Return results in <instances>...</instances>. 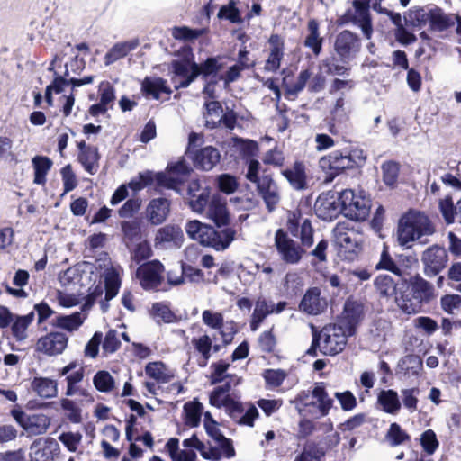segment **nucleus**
Wrapping results in <instances>:
<instances>
[{"mask_svg":"<svg viewBox=\"0 0 461 461\" xmlns=\"http://www.w3.org/2000/svg\"><path fill=\"white\" fill-rule=\"evenodd\" d=\"M207 216L213 221L214 226L198 220L189 221L185 228L186 234L204 247L216 251L226 250L237 234L236 230L230 226V216L226 203L220 197H212L208 205Z\"/></svg>","mask_w":461,"mask_h":461,"instance_id":"1","label":"nucleus"},{"mask_svg":"<svg viewBox=\"0 0 461 461\" xmlns=\"http://www.w3.org/2000/svg\"><path fill=\"white\" fill-rule=\"evenodd\" d=\"M332 402L321 383L316 384L312 391H302L290 401L302 417L298 430L300 438H307L316 429V423L308 417L319 419L328 415Z\"/></svg>","mask_w":461,"mask_h":461,"instance_id":"2","label":"nucleus"},{"mask_svg":"<svg viewBox=\"0 0 461 461\" xmlns=\"http://www.w3.org/2000/svg\"><path fill=\"white\" fill-rule=\"evenodd\" d=\"M436 297L434 285L416 274L399 285L396 304L406 314H416Z\"/></svg>","mask_w":461,"mask_h":461,"instance_id":"3","label":"nucleus"},{"mask_svg":"<svg viewBox=\"0 0 461 461\" xmlns=\"http://www.w3.org/2000/svg\"><path fill=\"white\" fill-rule=\"evenodd\" d=\"M366 159L364 151L359 149L334 150L319 160V167L327 174L325 182H332L346 169L363 167Z\"/></svg>","mask_w":461,"mask_h":461,"instance_id":"4","label":"nucleus"},{"mask_svg":"<svg viewBox=\"0 0 461 461\" xmlns=\"http://www.w3.org/2000/svg\"><path fill=\"white\" fill-rule=\"evenodd\" d=\"M434 232L435 229L425 213L410 211L399 221L397 239L401 246L410 248V243L424 236L432 235Z\"/></svg>","mask_w":461,"mask_h":461,"instance_id":"5","label":"nucleus"},{"mask_svg":"<svg viewBox=\"0 0 461 461\" xmlns=\"http://www.w3.org/2000/svg\"><path fill=\"white\" fill-rule=\"evenodd\" d=\"M339 199L343 210V215L356 221H365L369 215V200L357 195L351 189H346L339 193Z\"/></svg>","mask_w":461,"mask_h":461,"instance_id":"6","label":"nucleus"},{"mask_svg":"<svg viewBox=\"0 0 461 461\" xmlns=\"http://www.w3.org/2000/svg\"><path fill=\"white\" fill-rule=\"evenodd\" d=\"M275 246L280 258L288 265L298 264L305 253L303 246L290 238L283 229H278L275 233Z\"/></svg>","mask_w":461,"mask_h":461,"instance_id":"7","label":"nucleus"},{"mask_svg":"<svg viewBox=\"0 0 461 461\" xmlns=\"http://www.w3.org/2000/svg\"><path fill=\"white\" fill-rule=\"evenodd\" d=\"M167 170V173L158 172L156 174V182L159 186L176 190L190 174L192 168L185 158H180L176 162L168 163Z\"/></svg>","mask_w":461,"mask_h":461,"instance_id":"8","label":"nucleus"},{"mask_svg":"<svg viewBox=\"0 0 461 461\" xmlns=\"http://www.w3.org/2000/svg\"><path fill=\"white\" fill-rule=\"evenodd\" d=\"M420 260L424 275L434 277L446 267L448 261L447 251L444 247L432 245L423 251Z\"/></svg>","mask_w":461,"mask_h":461,"instance_id":"9","label":"nucleus"},{"mask_svg":"<svg viewBox=\"0 0 461 461\" xmlns=\"http://www.w3.org/2000/svg\"><path fill=\"white\" fill-rule=\"evenodd\" d=\"M354 10L348 9L342 16L345 23H352L361 28L364 36L369 40L373 34L370 5L366 0H354Z\"/></svg>","mask_w":461,"mask_h":461,"instance_id":"10","label":"nucleus"},{"mask_svg":"<svg viewBox=\"0 0 461 461\" xmlns=\"http://www.w3.org/2000/svg\"><path fill=\"white\" fill-rule=\"evenodd\" d=\"M321 352L323 355L335 356L341 352L347 344V336L340 328H324L320 335Z\"/></svg>","mask_w":461,"mask_h":461,"instance_id":"11","label":"nucleus"},{"mask_svg":"<svg viewBox=\"0 0 461 461\" xmlns=\"http://www.w3.org/2000/svg\"><path fill=\"white\" fill-rule=\"evenodd\" d=\"M255 185L257 192L264 201L268 212H274L280 202L281 196L277 184L272 176L267 173V169L263 170L260 180Z\"/></svg>","mask_w":461,"mask_h":461,"instance_id":"12","label":"nucleus"},{"mask_svg":"<svg viewBox=\"0 0 461 461\" xmlns=\"http://www.w3.org/2000/svg\"><path fill=\"white\" fill-rule=\"evenodd\" d=\"M334 49L342 61H348L356 57L361 49L359 37L348 31L339 32L335 40Z\"/></svg>","mask_w":461,"mask_h":461,"instance_id":"13","label":"nucleus"},{"mask_svg":"<svg viewBox=\"0 0 461 461\" xmlns=\"http://www.w3.org/2000/svg\"><path fill=\"white\" fill-rule=\"evenodd\" d=\"M288 230L294 237H299L303 247L310 248L312 246L313 228L309 218H303L300 212H294L289 217Z\"/></svg>","mask_w":461,"mask_h":461,"instance_id":"14","label":"nucleus"},{"mask_svg":"<svg viewBox=\"0 0 461 461\" xmlns=\"http://www.w3.org/2000/svg\"><path fill=\"white\" fill-rule=\"evenodd\" d=\"M164 266L155 259L140 265L136 271V276L145 290L157 288L162 282Z\"/></svg>","mask_w":461,"mask_h":461,"instance_id":"15","label":"nucleus"},{"mask_svg":"<svg viewBox=\"0 0 461 461\" xmlns=\"http://www.w3.org/2000/svg\"><path fill=\"white\" fill-rule=\"evenodd\" d=\"M170 70L173 74L171 80L176 90L188 87L198 77L196 69H193L188 59H173Z\"/></svg>","mask_w":461,"mask_h":461,"instance_id":"16","label":"nucleus"},{"mask_svg":"<svg viewBox=\"0 0 461 461\" xmlns=\"http://www.w3.org/2000/svg\"><path fill=\"white\" fill-rule=\"evenodd\" d=\"M327 299L321 296V289L314 286L306 290L299 303L298 309L308 315H319L327 309Z\"/></svg>","mask_w":461,"mask_h":461,"instance_id":"17","label":"nucleus"},{"mask_svg":"<svg viewBox=\"0 0 461 461\" xmlns=\"http://www.w3.org/2000/svg\"><path fill=\"white\" fill-rule=\"evenodd\" d=\"M317 215L324 221H332L339 214H343L339 194L337 197L332 195H320L314 204Z\"/></svg>","mask_w":461,"mask_h":461,"instance_id":"18","label":"nucleus"},{"mask_svg":"<svg viewBox=\"0 0 461 461\" xmlns=\"http://www.w3.org/2000/svg\"><path fill=\"white\" fill-rule=\"evenodd\" d=\"M68 338L62 332H50L37 341V350L48 355L61 354L68 346Z\"/></svg>","mask_w":461,"mask_h":461,"instance_id":"19","label":"nucleus"},{"mask_svg":"<svg viewBox=\"0 0 461 461\" xmlns=\"http://www.w3.org/2000/svg\"><path fill=\"white\" fill-rule=\"evenodd\" d=\"M170 212V201L159 197L149 201L146 207V217L151 225H160L167 218Z\"/></svg>","mask_w":461,"mask_h":461,"instance_id":"20","label":"nucleus"},{"mask_svg":"<svg viewBox=\"0 0 461 461\" xmlns=\"http://www.w3.org/2000/svg\"><path fill=\"white\" fill-rule=\"evenodd\" d=\"M220 159L219 150L212 146L197 150L193 157L194 167L205 171L212 169L220 162Z\"/></svg>","mask_w":461,"mask_h":461,"instance_id":"21","label":"nucleus"},{"mask_svg":"<svg viewBox=\"0 0 461 461\" xmlns=\"http://www.w3.org/2000/svg\"><path fill=\"white\" fill-rule=\"evenodd\" d=\"M183 241V231L177 225H166L158 230L156 246H175L179 248Z\"/></svg>","mask_w":461,"mask_h":461,"instance_id":"22","label":"nucleus"},{"mask_svg":"<svg viewBox=\"0 0 461 461\" xmlns=\"http://www.w3.org/2000/svg\"><path fill=\"white\" fill-rule=\"evenodd\" d=\"M362 314L363 306L361 303L352 300L346 301L343 311V321L345 322L348 335L354 334L356 327L361 321Z\"/></svg>","mask_w":461,"mask_h":461,"instance_id":"23","label":"nucleus"},{"mask_svg":"<svg viewBox=\"0 0 461 461\" xmlns=\"http://www.w3.org/2000/svg\"><path fill=\"white\" fill-rule=\"evenodd\" d=\"M282 176L295 190H303L307 186L305 167L303 162H294L293 167L282 170Z\"/></svg>","mask_w":461,"mask_h":461,"instance_id":"24","label":"nucleus"},{"mask_svg":"<svg viewBox=\"0 0 461 461\" xmlns=\"http://www.w3.org/2000/svg\"><path fill=\"white\" fill-rule=\"evenodd\" d=\"M229 416L240 425L252 427L255 420L258 416V411L254 405H249V407L245 409L242 402L237 401L236 405L233 406Z\"/></svg>","mask_w":461,"mask_h":461,"instance_id":"25","label":"nucleus"},{"mask_svg":"<svg viewBox=\"0 0 461 461\" xmlns=\"http://www.w3.org/2000/svg\"><path fill=\"white\" fill-rule=\"evenodd\" d=\"M220 57H209L202 63H196L190 60V65L194 70L196 69L198 77L201 76L203 79L206 80L208 77H215L219 71L222 69V64L220 62Z\"/></svg>","mask_w":461,"mask_h":461,"instance_id":"26","label":"nucleus"},{"mask_svg":"<svg viewBox=\"0 0 461 461\" xmlns=\"http://www.w3.org/2000/svg\"><path fill=\"white\" fill-rule=\"evenodd\" d=\"M377 403L383 411L393 415L397 414L402 407L398 393L393 389L381 390L377 395Z\"/></svg>","mask_w":461,"mask_h":461,"instance_id":"27","label":"nucleus"},{"mask_svg":"<svg viewBox=\"0 0 461 461\" xmlns=\"http://www.w3.org/2000/svg\"><path fill=\"white\" fill-rule=\"evenodd\" d=\"M139 46V41L137 39L118 42L114 44L104 56V64L109 66L115 61L122 59L128 55L131 51L134 50Z\"/></svg>","mask_w":461,"mask_h":461,"instance_id":"28","label":"nucleus"},{"mask_svg":"<svg viewBox=\"0 0 461 461\" xmlns=\"http://www.w3.org/2000/svg\"><path fill=\"white\" fill-rule=\"evenodd\" d=\"M141 91L146 96L159 100L160 94L170 95L172 90L167 86V80L162 77H146L141 84Z\"/></svg>","mask_w":461,"mask_h":461,"instance_id":"29","label":"nucleus"},{"mask_svg":"<svg viewBox=\"0 0 461 461\" xmlns=\"http://www.w3.org/2000/svg\"><path fill=\"white\" fill-rule=\"evenodd\" d=\"M429 29L434 32H443L454 25L453 19L444 11L434 5L429 8Z\"/></svg>","mask_w":461,"mask_h":461,"instance_id":"30","label":"nucleus"},{"mask_svg":"<svg viewBox=\"0 0 461 461\" xmlns=\"http://www.w3.org/2000/svg\"><path fill=\"white\" fill-rule=\"evenodd\" d=\"M375 287L382 298H391L394 296L396 302L399 294V286L389 275H379L374 282Z\"/></svg>","mask_w":461,"mask_h":461,"instance_id":"31","label":"nucleus"},{"mask_svg":"<svg viewBox=\"0 0 461 461\" xmlns=\"http://www.w3.org/2000/svg\"><path fill=\"white\" fill-rule=\"evenodd\" d=\"M35 317L34 312H31L26 315H14L12 321L11 330L14 338L17 341H23L27 338V329L33 321Z\"/></svg>","mask_w":461,"mask_h":461,"instance_id":"32","label":"nucleus"},{"mask_svg":"<svg viewBox=\"0 0 461 461\" xmlns=\"http://www.w3.org/2000/svg\"><path fill=\"white\" fill-rule=\"evenodd\" d=\"M308 35L304 40V46L312 50L315 56H319L322 50L323 39L319 33V23L316 20L312 19L308 22Z\"/></svg>","mask_w":461,"mask_h":461,"instance_id":"33","label":"nucleus"},{"mask_svg":"<svg viewBox=\"0 0 461 461\" xmlns=\"http://www.w3.org/2000/svg\"><path fill=\"white\" fill-rule=\"evenodd\" d=\"M32 163L34 169L33 183L44 185L46 183V176L53 165L51 159L45 156L37 155L32 159Z\"/></svg>","mask_w":461,"mask_h":461,"instance_id":"34","label":"nucleus"},{"mask_svg":"<svg viewBox=\"0 0 461 461\" xmlns=\"http://www.w3.org/2000/svg\"><path fill=\"white\" fill-rule=\"evenodd\" d=\"M32 388L41 398H52L58 393L56 381L47 377H35Z\"/></svg>","mask_w":461,"mask_h":461,"instance_id":"35","label":"nucleus"},{"mask_svg":"<svg viewBox=\"0 0 461 461\" xmlns=\"http://www.w3.org/2000/svg\"><path fill=\"white\" fill-rule=\"evenodd\" d=\"M429 8L420 6L411 8L403 17L405 23L412 27L422 28L429 22Z\"/></svg>","mask_w":461,"mask_h":461,"instance_id":"36","label":"nucleus"},{"mask_svg":"<svg viewBox=\"0 0 461 461\" xmlns=\"http://www.w3.org/2000/svg\"><path fill=\"white\" fill-rule=\"evenodd\" d=\"M99 159L100 155L98 152V149L95 146L91 149H86V151L78 152V161L80 162L84 169L90 175H95L97 172L99 167Z\"/></svg>","mask_w":461,"mask_h":461,"instance_id":"37","label":"nucleus"},{"mask_svg":"<svg viewBox=\"0 0 461 461\" xmlns=\"http://www.w3.org/2000/svg\"><path fill=\"white\" fill-rule=\"evenodd\" d=\"M50 424V419L46 415L35 414L27 417L24 429L30 435H41L47 431Z\"/></svg>","mask_w":461,"mask_h":461,"instance_id":"38","label":"nucleus"},{"mask_svg":"<svg viewBox=\"0 0 461 461\" xmlns=\"http://www.w3.org/2000/svg\"><path fill=\"white\" fill-rule=\"evenodd\" d=\"M336 243L350 253H357L360 249V243L354 232L341 231L339 228L335 230Z\"/></svg>","mask_w":461,"mask_h":461,"instance_id":"39","label":"nucleus"},{"mask_svg":"<svg viewBox=\"0 0 461 461\" xmlns=\"http://www.w3.org/2000/svg\"><path fill=\"white\" fill-rule=\"evenodd\" d=\"M376 270H386L398 276L402 275V270L398 267L389 253L388 247L385 243L383 245V250L380 254L379 261L375 264Z\"/></svg>","mask_w":461,"mask_h":461,"instance_id":"40","label":"nucleus"},{"mask_svg":"<svg viewBox=\"0 0 461 461\" xmlns=\"http://www.w3.org/2000/svg\"><path fill=\"white\" fill-rule=\"evenodd\" d=\"M325 456L323 447L315 442H308L294 461H321Z\"/></svg>","mask_w":461,"mask_h":461,"instance_id":"41","label":"nucleus"},{"mask_svg":"<svg viewBox=\"0 0 461 461\" xmlns=\"http://www.w3.org/2000/svg\"><path fill=\"white\" fill-rule=\"evenodd\" d=\"M325 456L323 447L315 442H308L294 461H321Z\"/></svg>","mask_w":461,"mask_h":461,"instance_id":"42","label":"nucleus"},{"mask_svg":"<svg viewBox=\"0 0 461 461\" xmlns=\"http://www.w3.org/2000/svg\"><path fill=\"white\" fill-rule=\"evenodd\" d=\"M217 16L219 19L229 21L231 23L240 24L243 23L236 0H230L227 5L221 6Z\"/></svg>","mask_w":461,"mask_h":461,"instance_id":"43","label":"nucleus"},{"mask_svg":"<svg viewBox=\"0 0 461 461\" xmlns=\"http://www.w3.org/2000/svg\"><path fill=\"white\" fill-rule=\"evenodd\" d=\"M82 324L81 313L77 312L70 315H59L53 321V325L69 332L77 330Z\"/></svg>","mask_w":461,"mask_h":461,"instance_id":"44","label":"nucleus"},{"mask_svg":"<svg viewBox=\"0 0 461 461\" xmlns=\"http://www.w3.org/2000/svg\"><path fill=\"white\" fill-rule=\"evenodd\" d=\"M398 366L405 375L416 376L422 368V360L417 355H406L401 358Z\"/></svg>","mask_w":461,"mask_h":461,"instance_id":"45","label":"nucleus"},{"mask_svg":"<svg viewBox=\"0 0 461 461\" xmlns=\"http://www.w3.org/2000/svg\"><path fill=\"white\" fill-rule=\"evenodd\" d=\"M150 314L157 323L161 321L172 323L176 320V314L170 310L169 306L163 303H154Z\"/></svg>","mask_w":461,"mask_h":461,"instance_id":"46","label":"nucleus"},{"mask_svg":"<svg viewBox=\"0 0 461 461\" xmlns=\"http://www.w3.org/2000/svg\"><path fill=\"white\" fill-rule=\"evenodd\" d=\"M303 286L301 276L296 273H287L284 282V292L287 297H294L299 294Z\"/></svg>","mask_w":461,"mask_h":461,"instance_id":"47","label":"nucleus"},{"mask_svg":"<svg viewBox=\"0 0 461 461\" xmlns=\"http://www.w3.org/2000/svg\"><path fill=\"white\" fill-rule=\"evenodd\" d=\"M185 422L190 427H197L201 421L203 405L199 402H188L184 406Z\"/></svg>","mask_w":461,"mask_h":461,"instance_id":"48","label":"nucleus"},{"mask_svg":"<svg viewBox=\"0 0 461 461\" xmlns=\"http://www.w3.org/2000/svg\"><path fill=\"white\" fill-rule=\"evenodd\" d=\"M93 384L99 392L109 393L114 388L115 382L109 372L102 370L94 375Z\"/></svg>","mask_w":461,"mask_h":461,"instance_id":"49","label":"nucleus"},{"mask_svg":"<svg viewBox=\"0 0 461 461\" xmlns=\"http://www.w3.org/2000/svg\"><path fill=\"white\" fill-rule=\"evenodd\" d=\"M385 438L392 447L399 446L410 439L408 433L396 422L390 425Z\"/></svg>","mask_w":461,"mask_h":461,"instance_id":"50","label":"nucleus"},{"mask_svg":"<svg viewBox=\"0 0 461 461\" xmlns=\"http://www.w3.org/2000/svg\"><path fill=\"white\" fill-rule=\"evenodd\" d=\"M121 229L125 240L133 241L140 238L141 232V222L139 220L122 221Z\"/></svg>","mask_w":461,"mask_h":461,"instance_id":"51","label":"nucleus"},{"mask_svg":"<svg viewBox=\"0 0 461 461\" xmlns=\"http://www.w3.org/2000/svg\"><path fill=\"white\" fill-rule=\"evenodd\" d=\"M440 212L447 224L453 223L457 216V204L455 206L450 195L441 199L438 203Z\"/></svg>","mask_w":461,"mask_h":461,"instance_id":"52","label":"nucleus"},{"mask_svg":"<svg viewBox=\"0 0 461 461\" xmlns=\"http://www.w3.org/2000/svg\"><path fill=\"white\" fill-rule=\"evenodd\" d=\"M402 404L411 413L418 409V396L420 389L418 387L402 389L401 391Z\"/></svg>","mask_w":461,"mask_h":461,"instance_id":"53","label":"nucleus"},{"mask_svg":"<svg viewBox=\"0 0 461 461\" xmlns=\"http://www.w3.org/2000/svg\"><path fill=\"white\" fill-rule=\"evenodd\" d=\"M165 365L162 362H151L146 365L145 372L149 377L160 383H167L170 375L164 372Z\"/></svg>","mask_w":461,"mask_h":461,"instance_id":"54","label":"nucleus"},{"mask_svg":"<svg viewBox=\"0 0 461 461\" xmlns=\"http://www.w3.org/2000/svg\"><path fill=\"white\" fill-rule=\"evenodd\" d=\"M210 403L212 406L217 408L224 407L228 414H230L233 406L236 405L237 400L233 399L230 395H222L221 393H217L216 391H213L210 393Z\"/></svg>","mask_w":461,"mask_h":461,"instance_id":"55","label":"nucleus"},{"mask_svg":"<svg viewBox=\"0 0 461 461\" xmlns=\"http://www.w3.org/2000/svg\"><path fill=\"white\" fill-rule=\"evenodd\" d=\"M216 183L219 190L227 194H233L239 186L237 178L230 174L219 175Z\"/></svg>","mask_w":461,"mask_h":461,"instance_id":"56","label":"nucleus"},{"mask_svg":"<svg viewBox=\"0 0 461 461\" xmlns=\"http://www.w3.org/2000/svg\"><path fill=\"white\" fill-rule=\"evenodd\" d=\"M210 190H203L199 194L189 196L188 204L196 212L201 213L209 205Z\"/></svg>","mask_w":461,"mask_h":461,"instance_id":"57","label":"nucleus"},{"mask_svg":"<svg viewBox=\"0 0 461 461\" xmlns=\"http://www.w3.org/2000/svg\"><path fill=\"white\" fill-rule=\"evenodd\" d=\"M204 32L203 29H191L186 26L174 27L172 35L176 40L192 41L199 38Z\"/></svg>","mask_w":461,"mask_h":461,"instance_id":"58","label":"nucleus"},{"mask_svg":"<svg viewBox=\"0 0 461 461\" xmlns=\"http://www.w3.org/2000/svg\"><path fill=\"white\" fill-rule=\"evenodd\" d=\"M286 377V373L282 369H266L263 378L267 387L276 388L280 386Z\"/></svg>","mask_w":461,"mask_h":461,"instance_id":"59","label":"nucleus"},{"mask_svg":"<svg viewBox=\"0 0 461 461\" xmlns=\"http://www.w3.org/2000/svg\"><path fill=\"white\" fill-rule=\"evenodd\" d=\"M383 180L386 185L393 186L398 179L399 165L393 161H388L383 164Z\"/></svg>","mask_w":461,"mask_h":461,"instance_id":"60","label":"nucleus"},{"mask_svg":"<svg viewBox=\"0 0 461 461\" xmlns=\"http://www.w3.org/2000/svg\"><path fill=\"white\" fill-rule=\"evenodd\" d=\"M192 343L194 348L202 355L205 363H208V360L211 357V349L212 348L211 338L208 335H203L198 339H193Z\"/></svg>","mask_w":461,"mask_h":461,"instance_id":"61","label":"nucleus"},{"mask_svg":"<svg viewBox=\"0 0 461 461\" xmlns=\"http://www.w3.org/2000/svg\"><path fill=\"white\" fill-rule=\"evenodd\" d=\"M420 445L427 454H434L439 445L436 433L432 429L425 430L421 434Z\"/></svg>","mask_w":461,"mask_h":461,"instance_id":"62","label":"nucleus"},{"mask_svg":"<svg viewBox=\"0 0 461 461\" xmlns=\"http://www.w3.org/2000/svg\"><path fill=\"white\" fill-rule=\"evenodd\" d=\"M66 376L67 381V396H73L78 392L77 384L80 383L84 378V368L80 367L78 370L73 373L68 374Z\"/></svg>","mask_w":461,"mask_h":461,"instance_id":"63","label":"nucleus"},{"mask_svg":"<svg viewBox=\"0 0 461 461\" xmlns=\"http://www.w3.org/2000/svg\"><path fill=\"white\" fill-rule=\"evenodd\" d=\"M121 341L115 330H109L104 339L102 348L105 354H113L119 349Z\"/></svg>","mask_w":461,"mask_h":461,"instance_id":"64","label":"nucleus"}]
</instances>
